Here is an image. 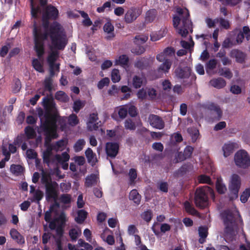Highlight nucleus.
Instances as JSON below:
<instances>
[{
    "mask_svg": "<svg viewBox=\"0 0 250 250\" xmlns=\"http://www.w3.org/2000/svg\"><path fill=\"white\" fill-rule=\"evenodd\" d=\"M43 105L45 112L41 108L37 109L38 115L40 118L41 125L38 128L39 133H42L45 136V146L46 150L43 152L44 159L49 158L52 150L56 151L64 150L68 144V140L63 139L57 142L54 145H51V139L58 138L57 133V112L54 103L48 98H44L42 101Z\"/></svg>",
    "mask_w": 250,
    "mask_h": 250,
    "instance_id": "1",
    "label": "nucleus"
},
{
    "mask_svg": "<svg viewBox=\"0 0 250 250\" xmlns=\"http://www.w3.org/2000/svg\"><path fill=\"white\" fill-rule=\"evenodd\" d=\"M40 1L41 6H38L37 8H35L34 5L33 0H30L31 15L32 17L34 19L38 18L41 16H42L44 33H42L40 30H38L35 21H33V26L34 28V24L35 22V26L38 33L42 35L44 34L46 35V32L47 31L48 24L46 21L49 19H56L58 17L59 11L55 7L51 5H49L45 8L44 6L46 4L47 0H40Z\"/></svg>",
    "mask_w": 250,
    "mask_h": 250,
    "instance_id": "2",
    "label": "nucleus"
},
{
    "mask_svg": "<svg viewBox=\"0 0 250 250\" xmlns=\"http://www.w3.org/2000/svg\"><path fill=\"white\" fill-rule=\"evenodd\" d=\"M48 32L51 41L50 49L63 50L67 44L68 40L62 26L57 22H54L50 26L49 31L47 29L46 35Z\"/></svg>",
    "mask_w": 250,
    "mask_h": 250,
    "instance_id": "3",
    "label": "nucleus"
},
{
    "mask_svg": "<svg viewBox=\"0 0 250 250\" xmlns=\"http://www.w3.org/2000/svg\"><path fill=\"white\" fill-rule=\"evenodd\" d=\"M173 17V25L177 32L182 37H186L189 31H192V23L189 20V12L186 8L178 7Z\"/></svg>",
    "mask_w": 250,
    "mask_h": 250,
    "instance_id": "4",
    "label": "nucleus"
},
{
    "mask_svg": "<svg viewBox=\"0 0 250 250\" xmlns=\"http://www.w3.org/2000/svg\"><path fill=\"white\" fill-rule=\"evenodd\" d=\"M33 34L35 42V49L39 57L38 59H34L32 61V66L34 68L39 72H43V59L41 58L44 53L43 41L46 39V35H40L38 33L35 23Z\"/></svg>",
    "mask_w": 250,
    "mask_h": 250,
    "instance_id": "5",
    "label": "nucleus"
},
{
    "mask_svg": "<svg viewBox=\"0 0 250 250\" xmlns=\"http://www.w3.org/2000/svg\"><path fill=\"white\" fill-rule=\"evenodd\" d=\"M207 193H209L211 198L213 200L214 199V191L210 187L204 186L202 188H199L196 189L194 197V203L196 207L200 208H204L208 205Z\"/></svg>",
    "mask_w": 250,
    "mask_h": 250,
    "instance_id": "6",
    "label": "nucleus"
},
{
    "mask_svg": "<svg viewBox=\"0 0 250 250\" xmlns=\"http://www.w3.org/2000/svg\"><path fill=\"white\" fill-rule=\"evenodd\" d=\"M42 183L45 187L46 199L55 200L57 197L58 184L51 180L50 176L47 173L42 171Z\"/></svg>",
    "mask_w": 250,
    "mask_h": 250,
    "instance_id": "7",
    "label": "nucleus"
},
{
    "mask_svg": "<svg viewBox=\"0 0 250 250\" xmlns=\"http://www.w3.org/2000/svg\"><path fill=\"white\" fill-rule=\"evenodd\" d=\"M238 217V211L235 210L233 212L229 211L223 213V218L225 225V236L226 238L234 234L235 220Z\"/></svg>",
    "mask_w": 250,
    "mask_h": 250,
    "instance_id": "8",
    "label": "nucleus"
},
{
    "mask_svg": "<svg viewBox=\"0 0 250 250\" xmlns=\"http://www.w3.org/2000/svg\"><path fill=\"white\" fill-rule=\"evenodd\" d=\"M116 227L117 229L115 232V236L110 235V245L113 244L117 245L116 250H125V246L119 230L118 220L116 218H110V228Z\"/></svg>",
    "mask_w": 250,
    "mask_h": 250,
    "instance_id": "9",
    "label": "nucleus"
},
{
    "mask_svg": "<svg viewBox=\"0 0 250 250\" xmlns=\"http://www.w3.org/2000/svg\"><path fill=\"white\" fill-rule=\"evenodd\" d=\"M234 160L235 165L239 167L246 168L250 166V157L244 150L238 151L234 155Z\"/></svg>",
    "mask_w": 250,
    "mask_h": 250,
    "instance_id": "10",
    "label": "nucleus"
},
{
    "mask_svg": "<svg viewBox=\"0 0 250 250\" xmlns=\"http://www.w3.org/2000/svg\"><path fill=\"white\" fill-rule=\"evenodd\" d=\"M240 186L241 179L239 176L236 174H232L230 177L229 186L230 200H233L237 198Z\"/></svg>",
    "mask_w": 250,
    "mask_h": 250,
    "instance_id": "11",
    "label": "nucleus"
},
{
    "mask_svg": "<svg viewBox=\"0 0 250 250\" xmlns=\"http://www.w3.org/2000/svg\"><path fill=\"white\" fill-rule=\"evenodd\" d=\"M51 52L47 58V62L50 67V75L53 76L55 71H59V63H55L59 56L58 52L55 50H51Z\"/></svg>",
    "mask_w": 250,
    "mask_h": 250,
    "instance_id": "12",
    "label": "nucleus"
},
{
    "mask_svg": "<svg viewBox=\"0 0 250 250\" xmlns=\"http://www.w3.org/2000/svg\"><path fill=\"white\" fill-rule=\"evenodd\" d=\"M142 13L141 8L138 7H132L130 8L125 15V21L128 23L135 21Z\"/></svg>",
    "mask_w": 250,
    "mask_h": 250,
    "instance_id": "13",
    "label": "nucleus"
},
{
    "mask_svg": "<svg viewBox=\"0 0 250 250\" xmlns=\"http://www.w3.org/2000/svg\"><path fill=\"white\" fill-rule=\"evenodd\" d=\"M148 122L152 127L158 129H162L165 126V123L162 119L156 115H150L148 117Z\"/></svg>",
    "mask_w": 250,
    "mask_h": 250,
    "instance_id": "14",
    "label": "nucleus"
},
{
    "mask_svg": "<svg viewBox=\"0 0 250 250\" xmlns=\"http://www.w3.org/2000/svg\"><path fill=\"white\" fill-rule=\"evenodd\" d=\"M174 55V50L171 47L166 48L163 52L158 54L156 56V59L160 62L170 61V58Z\"/></svg>",
    "mask_w": 250,
    "mask_h": 250,
    "instance_id": "15",
    "label": "nucleus"
},
{
    "mask_svg": "<svg viewBox=\"0 0 250 250\" xmlns=\"http://www.w3.org/2000/svg\"><path fill=\"white\" fill-rule=\"evenodd\" d=\"M239 147V144L236 142H229L225 143L222 147L224 156L227 157L233 153L234 150Z\"/></svg>",
    "mask_w": 250,
    "mask_h": 250,
    "instance_id": "16",
    "label": "nucleus"
},
{
    "mask_svg": "<svg viewBox=\"0 0 250 250\" xmlns=\"http://www.w3.org/2000/svg\"><path fill=\"white\" fill-rule=\"evenodd\" d=\"M205 107L210 110L217 120H219L222 117V111L219 106L212 103H208Z\"/></svg>",
    "mask_w": 250,
    "mask_h": 250,
    "instance_id": "17",
    "label": "nucleus"
},
{
    "mask_svg": "<svg viewBox=\"0 0 250 250\" xmlns=\"http://www.w3.org/2000/svg\"><path fill=\"white\" fill-rule=\"evenodd\" d=\"M167 31L166 27H163L157 32L152 33L150 35V40L153 42L158 41L166 35Z\"/></svg>",
    "mask_w": 250,
    "mask_h": 250,
    "instance_id": "18",
    "label": "nucleus"
},
{
    "mask_svg": "<svg viewBox=\"0 0 250 250\" xmlns=\"http://www.w3.org/2000/svg\"><path fill=\"white\" fill-rule=\"evenodd\" d=\"M157 15V11L155 9H151L146 13L145 22L146 23L153 22Z\"/></svg>",
    "mask_w": 250,
    "mask_h": 250,
    "instance_id": "19",
    "label": "nucleus"
},
{
    "mask_svg": "<svg viewBox=\"0 0 250 250\" xmlns=\"http://www.w3.org/2000/svg\"><path fill=\"white\" fill-rule=\"evenodd\" d=\"M85 154L88 162L92 166L95 165L97 162L96 155L90 148H88L85 150Z\"/></svg>",
    "mask_w": 250,
    "mask_h": 250,
    "instance_id": "20",
    "label": "nucleus"
},
{
    "mask_svg": "<svg viewBox=\"0 0 250 250\" xmlns=\"http://www.w3.org/2000/svg\"><path fill=\"white\" fill-rule=\"evenodd\" d=\"M209 83L213 87L218 89L222 88L226 85V81L221 78L213 79L210 81Z\"/></svg>",
    "mask_w": 250,
    "mask_h": 250,
    "instance_id": "21",
    "label": "nucleus"
},
{
    "mask_svg": "<svg viewBox=\"0 0 250 250\" xmlns=\"http://www.w3.org/2000/svg\"><path fill=\"white\" fill-rule=\"evenodd\" d=\"M10 233L12 239L15 240L18 243L22 244L24 243V238L16 229H12L10 230Z\"/></svg>",
    "mask_w": 250,
    "mask_h": 250,
    "instance_id": "22",
    "label": "nucleus"
},
{
    "mask_svg": "<svg viewBox=\"0 0 250 250\" xmlns=\"http://www.w3.org/2000/svg\"><path fill=\"white\" fill-rule=\"evenodd\" d=\"M176 77L180 79H184L188 77L190 73V69L187 67L184 70L181 68H178L175 70Z\"/></svg>",
    "mask_w": 250,
    "mask_h": 250,
    "instance_id": "23",
    "label": "nucleus"
},
{
    "mask_svg": "<svg viewBox=\"0 0 250 250\" xmlns=\"http://www.w3.org/2000/svg\"><path fill=\"white\" fill-rule=\"evenodd\" d=\"M98 176L96 174H91L85 178V185L87 187H90L96 185L98 181Z\"/></svg>",
    "mask_w": 250,
    "mask_h": 250,
    "instance_id": "24",
    "label": "nucleus"
},
{
    "mask_svg": "<svg viewBox=\"0 0 250 250\" xmlns=\"http://www.w3.org/2000/svg\"><path fill=\"white\" fill-rule=\"evenodd\" d=\"M216 188L217 192L220 194H224L226 192L227 189L222 178H217L216 182Z\"/></svg>",
    "mask_w": 250,
    "mask_h": 250,
    "instance_id": "25",
    "label": "nucleus"
},
{
    "mask_svg": "<svg viewBox=\"0 0 250 250\" xmlns=\"http://www.w3.org/2000/svg\"><path fill=\"white\" fill-rule=\"evenodd\" d=\"M23 137V135H21L20 136H18L16 139L14 141V144H9L8 145V149L9 150L7 151L10 154V153H14L16 152L17 150V148L15 146V145H18L19 143H21L22 141V138Z\"/></svg>",
    "mask_w": 250,
    "mask_h": 250,
    "instance_id": "26",
    "label": "nucleus"
},
{
    "mask_svg": "<svg viewBox=\"0 0 250 250\" xmlns=\"http://www.w3.org/2000/svg\"><path fill=\"white\" fill-rule=\"evenodd\" d=\"M129 198L137 205L139 204L141 201V196L136 189H133L130 191Z\"/></svg>",
    "mask_w": 250,
    "mask_h": 250,
    "instance_id": "27",
    "label": "nucleus"
},
{
    "mask_svg": "<svg viewBox=\"0 0 250 250\" xmlns=\"http://www.w3.org/2000/svg\"><path fill=\"white\" fill-rule=\"evenodd\" d=\"M23 167L19 165H12L10 167V171L16 176L21 174L23 172Z\"/></svg>",
    "mask_w": 250,
    "mask_h": 250,
    "instance_id": "28",
    "label": "nucleus"
},
{
    "mask_svg": "<svg viewBox=\"0 0 250 250\" xmlns=\"http://www.w3.org/2000/svg\"><path fill=\"white\" fill-rule=\"evenodd\" d=\"M230 56L231 57H235L237 62H242L244 58L245 55L242 52L238 50H232L230 52Z\"/></svg>",
    "mask_w": 250,
    "mask_h": 250,
    "instance_id": "29",
    "label": "nucleus"
},
{
    "mask_svg": "<svg viewBox=\"0 0 250 250\" xmlns=\"http://www.w3.org/2000/svg\"><path fill=\"white\" fill-rule=\"evenodd\" d=\"M2 153L5 156L4 160L0 162V168H3L5 166V161H8L10 157V154L7 151V146L3 145L2 146Z\"/></svg>",
    "mask_w": 250,
    "mask_h": 250,
    "instance_id": "30",
    "label": "nucleus"
},
{
    "mask_svg": "<svg viewBox=\"0 0 250 250\" xmlns=\"http://www.w3.org/2000/svg\"><path fill=\"white\" fill-rule=\"evenodd\" d=\"M163 62H164L162 64H161L159 67L158 70L160 72H168V70L170 68L172 62L171 61H166Z\"/></svg>",
    "mask_w": 250,
    "mask_h": 250,
    "instance_id": "31",
    "label": "nucleus"
},
{
    "mask_svg": "<svg viewBox=\"0 0 250 250\" xmlns=\"http://www.w3.org/2000/svg\"><path fill=\"white\" fill-rule=\"evenodd\" d=\"M82 233L81 229L76 227L69 230V236L72 240H76Z\"/></svg>",
    "mask_w": 250,
    "mask_h": 250,
    "instance_id": "32",
    "label": "nucleus"
},
{
    "mask_svg": "<svg viewBox=\"0 0 250 250\" xmlns=\"http://www.w3.org/2000/svg\"><path fill=\"white\" fill-rule=\"evenodd\" d=\"M145 83H146V79L144 77L135 76L133 79L132 84L136 88L140 87Z\"/></svg>",
    "mask_w": 250,
    "mask_h": 250,
    "instance_id": "33",
    "label": "nucleus"
},
{
    "mask_svg": "<svg viewBox=\"0 0 250 250\" xmlns=\"http://www.w3.org/2000/svg\"><path fill=\"white\" fill-rule=\"evenodd\" d=\"M128 62V57L125 55H122L120 56L115 60V64L117 65H120L124 67L127 65Z\"/></svg>",
    "mask_w": 250,
    "mask_h": 250,
    "instance_id": "34",
    "label": "nucleus"
},
{
    "mask_svg": "<svg viewBox=\"0 0 250 250\" xmlns=\"http://www.w3.org/2000/svg\"><path fill=\"white\" fill-rule=\"evenodd\" d=\"M78 216L75 218V221L78 223H82L86 219L87 212L83 209L80 210L77 212Z\"/></svg>",
    "mask_w": 250,
    "mask_h": 250,
    "instance_id": "35",
    "label": "nucleus"
},
{
    "mask_svg": "<svg viewBox=\"0 0 250 250\" xmlns=\"http://www.w3.org/2000/svg\"><path fill=\"white\" fill-rule=\"evenodd\" d=\"M85 145V141L83 139H80L76 141L73 146V148L75 152L81 151Z\"/></svg>",
    "mask_w": 250,
    "mask_h": 250,
    "instance_id": "36",
    "label": "nucleus"
},
{
    "mask_svg": "<svg viewBox=\"0 0 250 250\" xmlns=\"http://www.w3.org/2000/svg\"><path fill=\"white\" fill-rule=\"evenodd\" d=\"M141 123L139 122L136 125L131 119H129L125 120V127L127 129L134 130L136 126L141 125Z\"/></svg>",
    "mask_w": 250,
    "mask_h": 250,
    "instance_id": "37",
    "label": "nucleus"
},
{
    "mask_svg": "<svg viewBox=\"0 0 250 250\" xmlns=\"http://www.w3.org/2000/svg\"><path fill=\"white\" fill-rule=\"evenodd\" d=\"M217 64V61L215 59H212L209 61V62L206 64V71L207 73L210 74H214L212 73V70L215 68Z\"/></svg>",
    "mask_w": 250,
    "mask_h": 250,
    "instance_id": "38",
    "label": "nucleus"
},
{
    "mask_svg": "<svg viewBox=\"0 0 250 250\" xmlns=\"http://www.w3.org/2000/svg\"><path fill=\"white\" fill-rule=\"evenodd\" d=\"M119 144L117 142H110V158H114L118 153Z\"/></svg>",
    "mask_w": 250,
    "mask_h": 250,
    "instance_id": "39",
    "label": "nucleus"
},
{
    "mask_svg": "<svg viewBox=\"0 0 250 250\" xmlns=\"http://www.w3.org/2000/svg\"><path fill=\"white\" fill-rule=\"evenodd\" d=\"M193 148L190 146H187L184 149L183 157L180 159V160H185V159L189 158L193 152Z\"/></svg>",
    "mask_w": 250,
    "mask_h": 250,
    "instance_id": "40",
    "label": "nucleus"
},
{
    "mask_svg": "<svg viewBox=\"0 0 250 250\" xmlns=\"http://www.w3.org/2000/svg\"><path fill=\"white\" fill-rule=\"evenodd\" d=\"M55 97L57 100L62 102H66L69 99L67 95L62 91L57 92L55 95Z\"/></svg>",
    "mask_w": 250,
    "mask_h": 250,
    "instance_id": "41",
    "label": "nucleus"
},
{
    "mask_svg": "<svg viewBox=\"0 0 250 250\" xmlns=\"http://www.w3.org/2000/svg\"><path fill=\"white\" fill-rule=\"evenodd\" d=\"M198 231L199 236L201 237L199 242L203 243L204 242V239L207 236L208 229L206 227H200Z\"/></svg>",
    "mask_w": 250,
    "mask_h": 250,
    "instance_id": "42",
    "label": "nucleus"
},
{
    "mask_svg": "<svg viewBox=\"0 0 250 250\" xmlns=\"http://www.w3.org/2000/svg\"><path fill=\"white\" fill-rule=\"evenodd\" d=\"M188 131L191 136L192 142H195L199 135L198 130L196 128H188Z\"/></svg>",
    "mask_w": 250,
    "mask_h": 250,
    "instance_id": "43",
    "label": "nucleus"
},
{
    "mask_svg": "<svg viewBox=\"0 0 250 250\" xmlns=\"http://www.w3.org/2000/svg\"><path fill=\"white\" fill-rule=\"evenodd\" d=\"M218 73L220 75L223 76L228 79H230L232 76V74L231 72L227 68L219 69Z\"/></svg>",
    "mask_w": 250,
    "mask_h": 250,
    "instance_id": "44",
    "label": "nucleus"
},
{
    "mask_svg": "<svg viewBox=\"0 0 250 250\" xmlns=\"http://www.w3.org/2000/svg\"><path fill=\"white\" fill-rule=\"evenodd\" d=\"M56 159L59 163L66 162L70 158L69 155L66 152H63L62 155H57L56 156Z\"/></svg>",
    "mask_w": 250,
    "mask_h": 250,
    "instance_id": "45",
    "label": "nucleus"
},
{
    "mask_svg": "<svg viewBox=\"0 0 250 250\" xmlns=\"http://www.w3.org/2000/svg\"><path fill=\"white\" fill-rule=\"evenodd\" d=\"M111 79L113 83L118 82L121 79L119 71L118 69H113L111 72Z\"/></svg>",
    "mask_w": 250,
    "mask_h": 250,
    "instance_id": "46",
    "label": "nucleus"
},
{
    "mask_svg": "<svg viewBox=\"0 0 250 250\" xmlns=\"http://www.w3.org/2000/svg\"><path fill=\"white\" fill-rule=\"evenodd\" d=\"M68 124L71 126H75L79 123L77 116L75 114L70 115L68 118Z\"/></svg>",
    "mask_w": 250,
    "mask_h": 250,
    "instance_id": "47",
    "label": "nucleus"
},
{
    "mask_svg": "<svg viewBox=\"0 0 250 250\" xmlns=\"http://www.w3.org/2000/svg\"><path fill=\"white\" fill-rule=\"evenodd\" d=\"M148 39V36L145 35H141L136 36L135 42L137 44L145 43Z\"/></svg>",
    "mask_w": 250,
    "mask_h": 250,
    "instance_id": "48",
    "label": "nucleus"
},
{
    "mask_svg": "<svg viewBox=\"0 0 250 250\" xmlns=\"http://www.w3.org/2000/svg\"><path fill=\"white\" fill-rule=\"evenodd\" d=\"M162 87L163 90L168 92L171 89V84L170 82L167 80H165L162 82Z\"/></svg>",
    "mask_w": 250,
    "mask_h": 250,
    "instance_id": "49",
    "label": "nucleus"
},
{
    "mask_svg": "<svg viewBox=\"0 0 250 250\" xmlns=\"http://www.w3.org/2000/svg\"><path fill=\"white\" fill-rule=\"evenodd\" d=\"M198 181L200 183H206L209 185H212V183L210 178L205 175H201L198 177Z\"/></svg>",
    "mask_w": 250,
    "mask_h": 250,
    "instance_id": "50",
    "label": "nucleus"
},
{
    "mask_svg": "<svg viewBox=\"0 0 250 250\" xmlns=\"http://www.w3.org/2000/svg\"><path fill=\"white\" fill-rule=\"evenodd\" d=\"M184 207L185 210L188 213L194 215L197 213L196 210L192 207L189 202H186L184 204Z\"/></svg>",
    "mask_w": 250,
    "mask_h": 250,
    "instance_id": "51",
    "label": "nucleus"
},
{
    "mask_svg": "<svg viewBox=\"0 0 250 250\" xmlns=\"http://www.w3.org/2000/svg\"><path fill=\"white\" fill-rule=\"evenodd\" d=\"M250 196V188L246 189L242 194L240 200L242 203H246Z\"/></svg>",
    "mask_w": 250,
    "mask_h": 250,
    "instance_id": "52",
    "label": "nucleus"
},
{
    "mask_svg": "<svg viewBox=\"0 0 250 250\" xmlns=\"http://www.w3.org/2000/svg\"><path fill=\"white\" fill-rule=\"evenodd\" d=\"M25 133L28 139L32 138L35 137L36 132L34 129L30 127L27 126L25 128Z\"/></svg>",
    "mask_w": 250,
    "mask_h": 250,
    "instance_id": "53",
    "label": "nucleus"
},
{
    "mask_svg": "<svg viewBox=\"0 0 250 250\" xmlns=\"http://www.w3.org/2000/svg\"><path fill=\"white\" fill-rule=\"evenodd\" d=\"M84 105V102L77 100L74 103L73 110L76 112H78L82 108Z\"/></svg>",
    "mask_w": 250,
    "mask_h": 250,
    "instance_id": "54",
    "label": "nucleus"
},
{
    "mask_svg": "<svg viewBox=\"0 0 250 250\" xmlns=\"http://www.w3.org/2000/svg\"><path fill=\"white\" fill-rule=\"evenodd\" d=\"M83 235L84 236H85L86 239L87 241L90 242H91L92 244H93V245L94 246H95L96 245H97V243L95 241H94L93 242H91V231L88 229H86L84 230L83 231Z\"/></svg>",
    "mask_w": 250,
    "mask_h": 250,
    "instance_id": "55",
    "label": "nucleus"
},
{
    "mask_svg": "<svg viewBox=\"0 0 250 250\" xmlns=\"http://www.w3.org/2000/svg\"><path fill=\"white\" fill-rule=\"evenodd\" d=\"M240 31L243 33L244 37L246 38L247 41L250 40V29L249 26H244Z\"/></svg>",
    "mask_w": 250,
    "mask_h": 250,
    "instance_id": "56",
    "label": "nucleus"
},
{
    "mask_svg": "<svg viewBox=\"0 0 250 250\" xmlns=\"http://www.w3.org/2000/svg\"><path fill=\"white\" fill-rule=\"evenodd\" d=\"M109 83V80L108 78H104L101 80L98 84V87L99 89H102L104 86H107Z\"/></svg>",
    "mask_w": 250,
    "mask_h": 250,
    "instance_id": "57",
    "label": "nucleus"
},
{
    "mask_svg": "<svg viewBox=\"0 0 250 250\" xmlns=\"http://www.w3.org/2000/svg\"><path fill=\"white\" fill-rule=\"evenodd\" d=\"M128 105H126L121 107L119 111L118 114L119 116L122 118H124L126 117L127 113Z\"/></svg>",
    "mask_w": 250,
    "mask_h": 250,
    "instance_id": "58",
    "label": "nucleus"
},
{
    "mask_svg": "<svg viewBox=\"0 0 250 250\" xmlns=\"http://www.w3.org/2000/svg\"><path fill=\"white\" fill-rule=\"evenodd\" d=\"M235 45H236L235 42L231 41L229 38L225 39L222 44V46L224 48H229Z\"/></svg>",
    "mask_w": 250,
    "mask_h": 250,
    "instance_id": "59",
    "label": "nucleus"
},
{
    "mask_svg": "<svg viewBox=\"0 0 250 250\" xmlns=\"http://www.w3.org/2000/svg\"><path fill=\"white\" fill-rule=\"evenodd\" d=\"M128 175L130 179V183L131 184L134 183L135 179L137 178V172L136 170L134 168L130 169Z\"/></svg>",
    "mask_w": 250,
    "mask_h": 250,
    "instance_id": "60",
    "label": "nucleus"
},
{
    "mask_svg": "<svg viewBox=\"0 0 250 250\" xmlns=\"http://www.w3.org/2000/svg\"><path fill=\"white\" fill-rule=\"evenodd\" d=\"M60 200L64 204L70 203L71 201V196L69 194H62L60 197Z\"/></svg>",
    "mask_w": 250,
    "mask_h": 250,
    "instance_id": "61",
    "label": "nucleus"
},
{
    "mask_svg": "<svg viewBox=\"0 0 250 250\" xmlns=\"http://www.w3.org/2000/svg\"><path fill=\"white\" fill-rule=\"evenodd\" d=\"M71 185L69 182L62 183L60 188L62 191L67 192L71 189Z\"/></svg>",
    "mask_w": 250,
    "mask_h": 250,
    "instance_id": "62",
    "label": "nucleus"
},
{
    "mask_svg": "<svg viewBox=\"0 0 250 250\" xmlns=\"http://www.w3.org/2000/svg\"><path fill=\"white\" fill-rule=\"evenodd\" d=\"M103 240L109 244V232L108 229H105L101 234Z\"/></svg>",
    "mask_w": 250,
    "mask_h": 250,
    "instance_id": "63",
    "label": "nucleus"
},
{
    "mask_svg": "<svg viewBox=\"0 0 250 250\" xmlns=\"http://www.w3.org/2000/svg\"><path fill=\"white\" fill-rule=\"evenodd\" d=\"M146 62V60L144 58L139 59L135 62V66L138 68L142 69L145 66Z\"/></svg>",
    "mask_w": 250,
    "mask_h": 250,
    "instance_id": "64",
    "label": "nucleus"
}]
</instances>
